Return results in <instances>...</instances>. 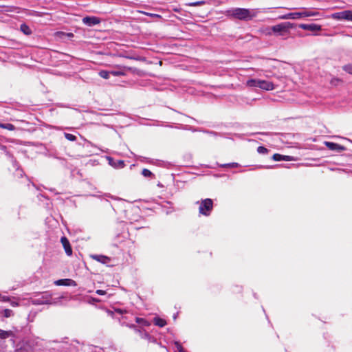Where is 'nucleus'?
<instances>
[{
    "label": "nucleus",
    "mask_w": 352,
    "mask_h": 352,
    "mask_svg": "<svg viewBox=\"0 0 352 352\" xmlns=\"http://www.w3.org/2000/svg\"><path fill=\"white\" fill-rule=\"evenodd\" d=\"M258 11L257 9H246L235 8L228 10L226 12V16L236 19L249 21L255 17Z\"/></svg>",
    "instance_id": "nucleus-1"
},
{
    "label": "nucleus",
    "mask_w": 352,
    "mask_h": 352,
    "mask_svg": "<svg viewBox=\"0 0 352 352\" xmlns=\"http://www.w3.org/2000/svg\"><path fill=\"white\" fill-rule=\"evenodd\" d=\"M320 14L317 11L304 10L298 12H292L287 14L281 15L278 17L279 19H298L303 17L318 16Z\"/></svg>",
    "instance_id": "nucleus-2"
},
{
    "label": "nucleus",
    "mask_w": 352,
    "mask_h": 352,
    "mask_svg": "<svg viewBox=\"0 0 352 352\" xmlns=\"http://www.w3.org/2000/svg\"><path fill=\"white\" fill-rule=\"evenodd\" d=\"M293 28L290 22H284L272 27L273 33L276 36H285L289 33V30Z\"/></svg>",
    "instance_id": "nucleus-3"
},
{
    "label": "nucleus",
    "mask_w": 352,
    "mask_h": 352,
    "mask_svg": "<svg viewBox=\"0 0 352 352\" xmlns=\"http://www.w3.org/2000/svg\"><path fill=\"white\" fill-rule=\"evenodd\" d=\"M126 318V317H123L122 316V318L120 320V322L122 325H125L126 327H129V328L134 329L135 331L137 333H138V335L140 336V337L142 339L146 340L148 342H151V341L154 340V339L147 332H146L145 331H142V330L137 328L136 326L133 324H129V323L126 322L125 321Z\"/></svg>",
    "instance_id": "nucleus-4"
},
{
    "label": "nucleus",
    "mask_w": 352,
    "mask_h": 352,
    "mask_svg": "<svg viewBox=\"0 0 352 352\" xmlns=\"http://www.w3.org/2000/svg\"><path fill=\"white\" fill-rule=\"evenodd\" d=\"M213 206V202L211 199H205L200 202L199 212L205 216L210 214Z\"/></svg>",
    "instance_id": "nucleus-5"
},
{
    "label": "nucleus",
    "mask_w": 352,
    "mask_h": 352,
    "mask_svg": "<svg viewBox=\"0 0 352 352\" xmlns=\"http://www.w3.org/2000/svg\"><path fill=\"white\" fill-rule=\"evenodd\" d=\"M330 17L336 20H344L352 22V10H346L342 12H335L333 13Z\"/></svg>",
    "instance_id": "nucleus-6"
},
{
    "label": "nucleus",
    "mask_w": 352,
    "mask_h": 352,
    "mask_svg": "<svg viewBox=\"0 0 352 352\" xmlns=\"http://www.w3.org/2000/svg\"><path fill=\"white\" fill-rule=\"evenodd\" d=\"M51 296V294H50L48 292H45L42 294L41 297L34 298L32 302L36 305L50 304L51 303L50 300Z\"/></svg>",
    "instance_id": "nucleus-7"
},
{
    "label": "nucleus",
    "mask_w": 352,
    "mask_h": 352,
    "mask_svg": "<svg viewBox=\"0 0 352 352\" xmlns=\"http://www.w3.org/2000/svg\"><path fill=\"white\" fill-rule=\"evenodd\" d=\"M299 28L305 30H309L311 32H318L322 30V27L320 25L311 23V24H300Z\"/></svg>",
    "instance_id": "nucleus-8"
},
{
    "label": "nucleus",
    "mask_w": 352,
    "mask_h": 352,
    "mask_svg": "<svg viewBox=\"0 0 352 352\" xmlns=\"http://www.w3.org/2000/svg\"><path fill=\"white\" fill-rule=\"evenodd\" d=\"M324 145L331 151H336L337 152H341L346 150V148L342 145H340L337 143L331 142H324Z\"/></svg>",
    "instance_id": "nucleus-9"
},
{
    "label": "nucleus",
    "mask_w": 352,
    "mask_h": 352,
    "mask_svg": "<svg viewBox=\"0 0 352 352\" xmlns=\"http://www.w3.org/2000/svg\"><path fill=\"white\" fill-rule=\"evenodd\" d=\"M275 87L276 86L272 82L260 79V89L265 91H272L274 90Z\"/></svg>",
    "instance_id": "nucleus-10"
},
{
    "label": "nucleus",
    "mask_w": 352,
    "mask_h": 352,
    "mask_svg": "<svg viewBox=\"0 0 352 352\" xmlns=\"http://www.w3.org/2000/svg\"><path fill=\"white\" fill-rule=\"evenodd\" d=\"M54 284L57 286H76V281L70 278L59 279L54 281Z\"/></svg>",
    "instance_id": "nucleus-11"
},
{
    "label": "nucleus",
    "mask_w": 352,
    "mask_h": 352,
    "mask_svg": "<svg viewBox=\"0 0 352 352\" xmlns=\"http://www.w3.org/2000/svg\"><path fill=\"white\" fill-rule=\"evenodd\" d=\"M82 22L88 26H94L100 23V20L96 16H85L82 19Z\"/></svg>",
    "instance_id": "nucleus-12"
},
{
    "label": "nucleus",
    "mask_w": 352,
    "mask_h": 352,
    "mask_svg": "<svg viewBox=\"0 0 352 352\" xmlns=\"http://www.w3.org/2000/svg\"><path fill=\"white\" fill-rule=\"evenodd\" d=\"M60 242L65 249V253L67 256L72 255V249L70 245L69 241L65 236H63L60 239Z\"/></svg>",
    "instance_id": "nucleus-13"
},
{
    "label": "nucleus",
    "mask_w": 352,
    "mask_h": 352,
    "mask_svg": "<svg viewBox=\"0 0 352 352\" xmlns=\"http://www.w3.org/2000/svg\"><path fill=\"white\" fill-rule=\"evenodd\" d=\"M8 338H11V340L14 343L16 336L12 331H4L0 329V339L5 340Z\"/></svg>",
    "instance_id": "nucleus-14"
},
{
    "label": "nucleus",
    "mask_w": 352,
    "mask_h": 352,
    "mask_svg": "<svg viewBox=\"0 0 352 352\" xmlns=\"http://www.w3.org/2000/svg\"><path fill=\"white\" fill-rule=\"evenodd\" d=\"M125 69H130L125 66H118V69L111 71V74L114 76H124L126 74V72L124 71Z\"/></svg>",
    "instance_id": "nucleus-15"
},
{
    "label": "nucleus",
    "mask_w": 352,
    "mask_h": 352,
    "mask_svg": "<svg viewBox=\"0 0 352 352\" xmlns=\"http://www.w3.org/2000/svg\"><path fill=\"white\" fill-rule=\"evenodd\" d=\"M109 164L116 168H122L124 166V162L123 160L113 161L111 157H108Z\"/></svg>",
    "instance_id": "nucleus-16"
},
{
    "label": "nucleus",
    "mask_w": 352,
    "mask_h": 352,
    "mask_svg": "<svg viewBox=\"0 0 352 352\" xmlns=\"http://www.w3.org/2000/svg\"><path fill=\"white\" fill-rule=\"evenodd\" d=\"M246 85L249 87H260V79L251 78L247 80Z\"/></svg>",
    "instance_id": "nucleus-17"
},
{
    "label": "nucleus",
    "mask_w": 352,
    "mask_h": 352,
    "mask_svg": "<svg viewBox=\"0 0 352 352\" xmlns=\"http://www.w3.org/2000/svg\"><path fill=\"white\" fill-rule=\"evenodd\" d=\"M93 258L102 263H107L110 259L109 257L103 256V255H94Z\"/></svg>",
    "instance_id": "nucleus-18"
},
{
    "label": "nucleus",
    "mask_w": 352,
    "mask_h": 352,
    "mask_svg": "<svg viewBox=\"0 0 352 352\" xmlns=\"http://www.w3.org/2000/svg\"><path fill=\"white\" fill-rule=\"evenodd\" d=\"M20 30L25 35H30L32 34L31 29L25 23H23V24L21 25Z\"/></svg>",
    "instance_id": "nucleus-19"
},
{
    "label": "nucleus",
    "mask_w": 352,
    "mask_h": 352,
    "mask_svg": "<svg viewBox=\"0 0 352 352\" xmlns=\"http://www.w3.org/2000/svg\"><path fill=\"white\" fill-rule=\"evenodd\" d=\"M153 322L156 326L160 327H163L166 324V320L159 317H155L153 320Z\"/></svg>",
    "instance_id": "nucleus-20"
},
{
    "label": "nucleus",
    "mask_w": 352,
    "mask_h": 352,
    "mask_svg": "<svg viewBox=\"0 0 352 352\" xmlns=\"http://www.w3.org/2000/svg\"><path fill=\"white\" fill-rule=\"evenodd\" d=\"M111 71L101 70L99 72V76L104 79H109L110 77Z\"/></svg>",
    "instance_id": "nucleus-21"
},
{
    "label": "nucleus",
    "mask_w": 352,
    "mask_h": 352,
    "mask_svg": "<svg viewBox=\"0 0 352 352\" xmlns=\"http://www.w3.org/2000/svg\"><path fill=\"white\" fill-rule=\"evenodd\" d=\"M0 128L5 129L9 131H14L15 129V126L10 123L3 124L0 123Z\"/></svg>",
    "instance_id": "nucleus-22"
},
{
    "label": "nucleus",
    "mask_w": 352,
    "mask_h": 352,
    "mask_svg": "<svg viewBox=\"0 0 352 352\" xmlns=\"http://www.w3.org/2000/svg\"><path fill=\"white\" fill-rule=\"evenodd\" d=\"M3 315L6 318H9L13 316V311L11 309H5L3 311Z\"/></svg>",
    "instance_id": "nucleus-23"
},
{
    "label": "nucleus",
    "mask_w": 352,
    "mask_h": 352,
    "mask_svg": "<svg viewBox=\"0 0 352 352\" xmlns=\"http://www.w3.org/2000/svg\"><path fill=\"white\" fill-rule=\"evenodd\" d=\"M135 321H136V322H138L139 324H142L144 326H148L149 325V323L146 320H144V318L136 317L135 318Z\"/></svg>",
    "instance_id": "nucleus-24"
},
{
    "label": "nucleus",
    "mask_w": 352,
    "mask_h": 352,
    "mask_svg": "<svg viewBox=\"0 0 352 352\" xmlns=\"http://www.w3.org/2000/svg\"><path fill=\"white\" fill-rule=\"evenodd\" d=\"M64 135L65 138L69 141L76 140V137L73 134L65 133Z\"/></svg>",
    "instance_id": "nucleus-25"
},
{
    "label": "nucleus",
    "mask_w": 352,
    "mask_h": 352,
    "mask_svg": "<svg viewBox=\"0 0 352 352\" xmlns=\"http://www.w3.org/2000/svg\"><path fill=\"white\" fill-rule=\"evenodd\" d=\"M14 352H29V348L26 346H21L19 348H16Z\"/></svg>",
    "instance_id": "nucleus-26"
},
{
    "label": "nucleus",
    "mask_w": 352,
    "mask_h": 352,
    "mask_svg": "<svg viewBox=\"0 0 352 352\" xmlns=\"http://www.w3.org/2000/svg\"><path fill=\"white\" fill-rule=\"evenodd\" d=\"M343 70H344L346 72L352 74V65L348 64L342 67Z\"/></svg>",
    "instance_id": "nucleus-27"
},
{
    "label": "nucleus",
    "mask_w": 352,
    "mask_h": 352,
    "mask_svg": "<svg viewBox=\"0 0 352 352\" xmlns=\"http://www.w3.org/2000/svg\"><path fill=\"white\" fill-rule=\"evenodd\" d=\"M220 166L234 168V167H239V164L238 163L233 162V163L221 164Z\"/></svg>",
    "instance_id": "nucleus-28"
},
{
    "label": "nucleus",
    "mask_w": 352,
    "mask_h": 352,
    "mask_svg": "<svg viewBox=\"0 0 352 352\" xmlns=\"http://www.w3.org/2000/svg\"><path fill=\"white\" fill-rule=\"evenodd\" d=\"M142 174L144 177H148L153 175V173L146 168H144L142 171Z\"/></svg>",
    "instance_id": "nucleus-29"
},
{
    "label": "nucleus",
    "mask_w": 352,
    "mask_h": 352,
    "mask_svg": "<svg viewBox=\"0 0 352 352\" xmlns=\"http://www.w3.org/2000/svg\"><path fill=\"white\" fill-rule=\"evenodd\" d=\"M204 3H205L204 1H195V2L188 3H187V5L189 6H201V5L204 4Z\"/></svg>",
    "instance_id": "nucleus-30"
},
{
    "label": "nucleus",
    "mask_w": 352,
    "mask_h": 352,
    "mask_svg": "<svg viewBox=\"0 0 352 352\" xmlns=\"http://www.w3.org/2000/svg\"><path fill=\"white\" fill-rule=\"evenodd\" d=\"M257 151L258 153L265 154L267 153L268 150L265 147L261 146L257 148Z\"/></svg>",
    "instance_id": "nucleus-31"
},
{
    "label": "nucleus",
    "mask_w": 352,
    "mask_h": 352,
    "mask_svg": "<svg viewBox=\"0 0 352 352\" xmlns=\"http://www.w3.org/2000/svg\"><path fill=\"white\" fill-rule=\"evenodd\" d=\"M175 345L178 352H185L184 348L182 347L180 343H179L178 342H175Z\"/></svg>",
    "instance_id": "nucleus-32"
},
{
    "label": "nucleus",
    "mask_w": 352,
    "mask_h": 352,
    "mask_svg": "<svg viewBox=\"0 0 352 352\" xmlns=\"http://www.w3.org/2000/svg\"><path fill=\"white\" fill-rule=\"evenodd\" d=\"M272 159L274 161H281V160H283V155H282L276 153V154L273 155Z\"/></svg>",
    "instance_id": "nucleus-33"
},
{
    "label": "nucleus",
    "mask_w": 352,
    "mask_h": 352,
    "mask_svg": "<svg viewBox=\"0 0 352 352\" xmlns=\"http://www.w3.org/2000/svg\"><path fill=\"white\" fill-rule=\"evenodd\" d=\"M264 34L265 35H267V36H270L272 34V28H265V30L263 31Z\"/></svg>",
    "instance_id": "nucleus-34"
},
{
    "label": "nucleus",
    "mask_w": 352,
    "mask_h": 352,
    "mask_svg": "<svg viewBox=\"0 0 352 352\" xmlns=\"http://www.w3.org/2000/svg\"><path fill=\"white\" fill-rule=\"evenodd\" d=\"M115 312L119 314L120 315H122L124 313H126V310H122L121 309H115Z\"/></svg>",
    "instance_id": "nucleus-35"
},
{
    "label": "nucleus",
    "mask_w": 352,
    "mask_h": 352,
    "mask_svg": "<svg viewBox=\"0 0 352 352\" xmlns=\"http://www.w3.org/2000/svg\"><path fill=\"white\" fill-rule=\"evenodd\" d=\"M340 80L338 79V78H333L331 80V84L333 85H336L337 83L338 82H340Z\"/></svg>",
    "instance_id": "nucleus-36"
},
{
    "label": "nucleus",
    "mask_w": 352,
    "mask_h": 352,
    "mask_svg": "<svg viewBox=\"0 0 352 352\" xmlns=\"http://www.w3.org/2000/svg\"><path fill=\"white\" fill-rule=\"evenodd\" d=\"M96 294H98V295H104L106 294V292L104 291V290H101V289H98L96 290Z\"/></svg>",
    "instance_id": "nucleus-37"
},
{
    "label": "nucleus",
    "mask_w": 352,
    "mask_h": 352,
    "mask_svg": "<svg viewBox=\"0 0 352 352\" xmlns=\"http://www.w3.org/2000/svg\"><path fill=\"white\" fill-rule=\"evenodd\" d=\"M283 160L284 161H289L291 160L292 159V157L289 156V155H283Z\"/></svg>",
    "instance_id": "nucleus-38"
},
{
    "label": "nucleus",
    "mask_w": 352,
    "mask_h": 352,
    "mask_svg": "<svg viewBox=\"0 0 352 352\" xmlns=\"http://www.w3.org/2000/svg\"><path fill=\"white\" fill-rule=\"evenodd\" d=\"M10 305L12 306V307H17L19 305L18 302H15V301H11L10 302Z\"/></svg>",
    "instance_id": "nucleus-39"
},
{
    "label": "nucleus",
    "mask_w": 352,
    "mask_h": 352,
    "mask_svg": "<svg viewBox=\"0 0 352 352\" xmlns=\"http://www.w3.org/2000/svg\"><path fill=\"white\" fill-rule=\"evenodd\" d=\"M0 148L2 150H6V148L5 146H0Z\"/></svg>",
    "instance_id": "nucleus-40"
},
{
    "label": "nucleus",
    "mask_w": 352,
    "mask_h": 352,
    "mask_svg": "<svg viewBox=\"0 0 352 352\" xmlns=\"http://www.w3.org/2000/svg\"><path fill=\"white\" fill-rule=\"evenodd\" d=\"M68 36H73V34H72V33L68 34Z\"/></svg>",
    "instance_id": "nucleus-41"
},
{
    "label": "nucleus",
    "mask_w": 352,
    "mask_h": 352,
    "mask_svg": "<svg viewBox=\"0 0 352 352\" xmlns=\"http://www.w3.org/2000/svg\"><path fill=\"white\" fill-rule=\"evenodd\" d=\"M176 318H177V315H174V316H173L174 320H175Z\"/></svg>",
    "instance_id": "nucleus-42"
},
{
    "label": "nucleus",
    "mask_w": 352,
    "mask_h": 352,
    "mask_svg": "<svg viewBox=\"0 0 352 352\" xmlns=\"http://www.w3.org/2000/svg\"><path fill=\"white\" fill-rule=\"evenodd\" d=\"M2 6H0V8H1Z\"/></svg>",
    "instance_id": "nucleus-43"
}]
</instances>
